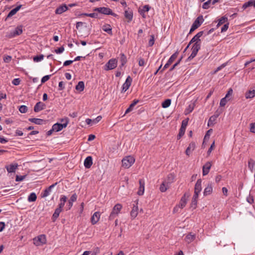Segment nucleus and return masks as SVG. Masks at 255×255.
Instances as JSON below:
<instances>
[{
	"mask_svg": "<svg viewBox=\"0 0 255 255\" xmlns=\"http://www.w3.org/2000/svg\"><path fill=\"white\" fill-rule=\"evenodd\" d=\"M95 12H98L105 15H111L114 17H117L118 15L113 12L112 10L107 7H96L93 9Z\"/></svg>",
	"mask_w": 255,
	"mask_h": 255,
	"instance_id": "f257e3e1",
	"label": "nucleus"
},
{
	"mask_svg": "<svg viewBox=\"0 0 255 255\" xmlns=\"http://www.w3.org/2000/svg\"><path fill=\"white\" fill-rule=\"evenodd\" d=\"M122 205L121 204H117L113 207L111 213L110 214L109 217V220H114L117 216H118L119 214L120 213L122 209Z\"/></svg>",
	"mask_w": 255,
	"mask_h": 255,
	"instance_id": "f03ea898",
	"label": "nucleus"
},
{
	"mask_svg": "<svg viewBox=\"0 0 255 255\" xmlns=\"http://www.w3.org/2000/svg\"><path fill=\"white\" fill-rule=\"evenodd\" d=\"M135 159L131 156H128L124 158L122 161V166L125 168H129L134 162Z\"/></svg>",
	"mask_w": 255,
	"mask_h": 255,
	"instance_id": "7ed1b4c3",
	"label": "nucleus"
},
{
	"mask_svg": "<svg viewBox=\"0 0 255 255\" xmlns=\"http://www.w3.org/2000/svg\"><path fill=\"white\" fill-rule=\"evenodd\" d=\"M33 244L36 246H39L46 243V238L45 235H40L33 239Z\"/></svg>",
	"mask_w": 255,
	"mask_h": 255,
	"instance_id": "20e7f679",
	"label": "nucleus"
},
{
	"mask_svg": "<svg viewBox=\"0 0 255 255\" xmlns=\"http://www.w3.org/2000/svg\"><path fill=\"white\" fill-rule=\"evenodd\" d=\"M22 33V26L19 25L17 26L15 29L9 33H8L6 36L8 38H11L20 35Z\"/></svg>",
	"mask_w": 255,
	"mask_h": 255,
	"instance_id": "39448f33",
	"label": "nucleus"
},
{
	"mask_svg": "<svg viewBox=\"0 0 255 255\" xmlns=\"http://www.w3.org/2000/svg\"><path fill=\"white\" fill-rule=\"evenodd\" d=\"M117 63L118 61L116 59H111L105 65L104 69L106 71L114 69L117 66Z\"/></svg>",
	"mask_w": 255,
	"mask_h": 255,
	"instance_id": "423d86ee",
	"label": "nucleus"
},
{
	"mask_svg": "<svg viewBox=\"0 0 255 255\" xmlns=\"http://www.w3.org/2000/svg\"><path fill=\"white\" fill-rule=\"evenodd\" d=\"M200 44H194L193 45L191 49L192 53L191 55L188 57L187 59L188 60H191L196 56L199 50L200 49Z\"/></svg>",
	"mask_w": 255,
	"mask_h": 255,
	"instance_id": "0eeeda50",
	"label": "nucleus"
},
{
	"mask_svg": "<svg viewBox=\"0 0 255 255\" xmlns=\"http://www.w3.org/2000/svg\"><path fill=\"white\" fill-rule=\"evenodd\" d=\"M68 121H66L65 123L63 124L56 123L53 125V130L57 132L61 130L63 128H66L68 124Z\"/></svg>",
	"mask_w": 255,
	"mask_h": 255,
	"instance_id": "6e6552de",
	"label": "nucleus"
},
{
	"mask_svg": "<svg viewBox=\"0 0 255 255\" xmlns=\"http://www.w3.org/2000/svg\"><path fill=\"white\" fill-rule=\"evenodd\" d=\"M203 34V31H200L197 34H196L190 40L189 42V44H191L192 43H194V44H201V40L200 37H201Z\"/></svg>",
	"mask_w": 255,
	"mask_h": 255,
	"instance_id": "1a4fd4ad",
	"label": "nucleus"
},
{
	"mask_svg": "<svg viewBox=\"0 0 255 255\" xmlns=\"http://www.w3.org/2000/svg\"><path fill=\"white\" fill-rule=\"evenodd\" d=\"M132 82V79L131 78L128 76L125 82L124 83L122 86V92H126L130 87L131 85V83Z\"/></svg>",
	"mask_w": 255,
	"mask_h": 255,
	"instance_id": "9d476101",
	"label": "nucleus"
},
{
	"mask_svg": "<svg viewBox=\"0 0 255 255\" xmlns=\"http://www.w3.org/2000/svg\"><path fill=\"white\" fill-rule=\"evenodd\" d=\"M211 166H212V163H211V162H210V161L207 162L205 164V165H203V168H202V173H203V176H205L209 173L210 170L211 169Z\"/></svg>",
	"mask_w": 255,
	"mask_h": 255,
	"instance_id": "9b49d317",
	"label": "nucleus"
},
{
	"mask_svg": "<svg viewBox=\"0 0 255 255\" xmlns=\"http://www.w3.org/2000/svg\"><path fill=\"white\" fill-rule=\"evenodd\" d=\"M100 216L101 214L99 212H96L94 213L91 218V222L92 225H95L98 222Z\"/></svg>",
	"mask_w": 255,
	"mask_h": 255,
	"instance_id": "f8f14e48",
	"label": "nucleus"
},
{
	"mask_svg": "<svg viewBox=\"0 0 255 255\" xmlns=\"http://www.w3.org/2000/svg\"><path fill=\"white\" fill-rule=\"evenodd\" d=\"M68 9V7L67 5L66 4H63L56 9L55 12L56 14H60L67 11Z\"/></svg>",
	"mask_w": 255,
	"mask_h": 255,
	"instance_id": "ddd939ff",
	"label": "nucleus"
},
{
	"mask_svg": "<svg viewBox=\"0 0 255 255\" xmlns=\"http://www.w3.org/2000/svg\"><path fill=\"white\" fill-rule=\"evenodd\" d=\"M139 187L138 191H137V194L139 196L142 195L144 192V181L143 179H140L139 180Z\"/></svg>",
	"mask_w": 255,
	"mask_h": 255,
	"instance_id": "4468645a",
	"label": "nucleus"
},
{
	"mask_svg": "<svg viewBox=\"0 0 255 255\" xmlns=\"http://www.w3.org/2000/svg\"><path fill=\"white\" fill-rule=\"evenodd\" d=\"M22 7V5L20 4L19 5H17L15 8H13V9H12L7 14V15L6 16L5 19V20H7V19L10 17H11V16H12L13 15H14V14H15L16 13V12L21 8V7Z\"/></svg>",
	"mask_w": 255,
	"mask_h": 255,
	"instance_id": "2eb2a0df",
	"label": "nucleus"
},
{
	"mask_svg": "<svg viewBox=\"0 0 255 255\" xmlns=\"http://www.w3.org/2000/svg\"><path fill=\"white\" fill-rule=\"evenodd\" d=\"M45 105L41 102H37L34 107V111L38 112L45 108Z\"/></svg>",
	"mask_w": 255,
	"mask_h": 255,
	"instance_id": "dca6fc26",
	"label": "nucleus"
},
{
	"mask_svg": "<svg viewBox=\"0 0 255 255\" xmlns=\"http://www.w3.org/2000/svg\"><path fill=\"white\" fill-rule=\"evenodd\" d=\"M18 166V165L17 163L11 164L8 165H6L5 168L6 169L8 173H12L15 172Z\"/></svg>",
	"mask_w": 255,
	"mask_h": 255,
	"instance_id": "f3484780",
	"label": "nucleus"
},
{
	"mask_svg": "<svg viewBox=\"0 0 255 255\" xmlns=\"http://www.w3.org/2000/svg\"><path fill=\"white\" fill-rule=\"evenodd\" d=\"M204 19L202 15L199 16L192 24L193 25L195 26V28H198L203 22Z\"/></svg>",
	"mask_w": 255,
	"mask_h": 255,
	"instance_id": "a211bd4d",
	"label": "nucleus"
},
{
	"mask_svg": "<svg viewBox=\"0 0 255 255\" xmlns=\"http://www.w3.org/2000/svg\"><path fill=\"white\" fill-rule=\"evenodd\" d=\"M28 121L31 123H34L35 124L41 125L46 124V121L37 118H30Z\"/></svg>",
	"mask_w": 255,
	"mask_h": 255,
	"instance_id": "6ab92c4d",
	"label": "nucleus"
},
{
	"mask_svg": "<svg viewBox=\"0 0 255 255\" xmlns=\"http://www.w3.org/2000/svg\"><path fill=\"white\" fill-rule=\"evenodd\" d=\"M202 180L199 179L197 180L194 187V192L200 193L202 190Z\"/></svg>",
	"mask_w": 255,
	"mask_h": 255,
	"instance_id": "aec40b11",
	"label": "nucleus"
},
{
	"mask_svg": "<svg viewBox=\"0 0 255 255\" xmlns=\"http://www.w3.org/2000/svg\"><path fill=\"white\" fill-rule=\"evenodd\" d=\"M195 147V143L194 142H191L185 151L186 154L189 156L191 152L194 150Z\"/></svg>",
	"mask_w": 255,
	"mask_h": 255,
	"instance_id": "412c9836",
	"label": "nucleus"
},
{
	"mask_svg": "<svg viewBox=\"0 0 255 255\" xmlns=\"http://www.w3.org/2000/svg\"><path fill=\"white\" fill-rule=\"evenodd\" d=\"M93 164L92 157L90 156L86 158L84 161V166L86 168H89Z\"/></svg>",
	"mask_w": 255,
	"mask_h": 255,
	"instance_id": "4be33fe9",
	"label": "nucleus"
},
{
	"mask_svg": "<svg viewBox=\"0 0 255 255\" xmlns=\"http://www.w3.org/2000/svg\"><path fill=\"white\" fill-rule=\"evenodd\" d=\"M77 198V195L76 193L73 194L71 197H70V199L69 200L67 206L68 207V209H70L73 206V203L74 202H75Z\"/></svg>",
	"mask_w": 255,
	"mask_h": 255,
	"instance_id": "5701e85b",
	"label": "nucleus"
},
{
	"mask_svg": "<svg viewBox=\"0 0 255 255\" xmlns=\"http://www.w3.org/2000/svg\"><path fill=\"white\" fill-rule=\"evenodd\" d=\"M213 191V187L212 183H209L207 185V186L205 188L204 191V196H207L208 195H210L212 193Z\"/></svg>",
	"mask_w": 255,
	"mask_h": 255,
	"instance_id": "b1692460",
	"label": "nucleus"
},
{
	"mask_svg": "<svg viewBox=\"0 0 255 255\" xmlns=\"http://www.w3.org/2000/svg\"><path fill=\"white\" fill-rule=\"evenodd\" d=\"M150 7L149 5H144L142 8H139L138 9V11L140 12V14L142 15L143 17H145L144 13L145 12H147L150 9Z\"/></svg>",
	"mask_w": 255,
	"mask_h": 255,
	"instance_id": "393cba45",
	"label": "nucleus"
},
{
	"mask_svg": "<svg viewBox=\"0 0 255 255\" xmlns=\"http://www.w3.org/2000/svg\"><path fill=\"white\" fill-rule=\"evenodd\" d=\"M139 102V100H134L129 105V107L126 110L125 115L132 111L133 107Z\"/></svg>",
	"mask_w": 255,
	"mask_h": 255,
	"instance_id": "a878e982",
	"label": "nucleus"
},
{
	"mask_svg": "<svg viewBox=\"0 0 255 255\" xmlns=\"http://www.w3.org/2000/svg\"><path fill=\"white\" fill-rule=\"evenodd\" d=\"M138 207L136 205H133L132 210L130 212V216L132 219H134L138 214Z\"/></svg>",
	"mask_w": 255,
	"mask_h": 255,
	"instance_id": "bb28decb",
	"label": "nucleus"
},
{
	"mask_svg": "<svg viewBox=\"0 0 255 255\" xmlns=\"http://www.w3.org/2000/svg\"><path fill=\"white\" fill-rule=\"evenodd\" d=\"M56 184L57 183H55V184L50 185L48 188L46 189L43 193L42 197H45L48 196L49 193L51 192L52 188H53Z\"/></svg>",
	"mask_w": 255,
	"mask_h": 255,
	"instance_id": "cd10ccee",
	"label": "nucleus"
},
{
	"mask_svg": "<svg viewBox=\"0 0 255 255\" xmlns=\"http://www.w3.org/2000/svg\"><path fill=\"white\" fill-rule=\"evenodd\" d=\"M125 16L128 19V21L130 22L131 21L133 17V13L131 10L128 11L127 10L125 11Z\"/></svg>",
	"mask_w": 255,
	"mask_h": 255,
	"instance_id": "c85d7f7f",
	"label": "nucleus"
},
{
	"mask_svg": "<svg viewBox=\"0 0 255 255\" xmlns=\"http://www.w3.org/2000/svg\"><path fill=\"white\" fill-rule=\"evenodd\" d=\"M102 29L110 35H112V28L110 24H105L102 27Z\"/></svg>",
	"mask_w": 255,
	"mask_h": 255,
	"instance_id": "c756f323",
	"label": "nucleus"
},
{
	"mask_svg": "<svg viewBox=\"0 0 255 255\" xmlns=\"http://www.w3.org/2000/svg\"><path fill=\"white\" fill-rule=\"evenodd\" d=\"M187 204V199L186 198V194L184 195V196L181 198L179 204V207L181 208H183Z\"/></svg>",
	"mask_w": 255,
	"mask_h": 255,
	"instance_id": "7c9ffc66",
	"label": "nucleus"
},
{
	"mask_svg": "<svg viewBox=\"0 0 255 255\" xmlns=\"http://www.w3.org/2000/svg\"><path fill=\"white\" fill-rule=\"evenodd\" d=\"M67 198L66 196L62 195L60 198V203H59L58 208L62 210V208H63L64 206L65 205V203L67 201Z\"/></svg>",
	"mask_w": 255,
	"mask_h": 255,
	"instance_id": "2f4dec72",
	"label": "nucleus"
},
{
	"mask_svg": "<svg viewBox=\"0 0 255 255\" xmlns=\"http://www.w3.org/2000/svg\"><path fill=\"white\" fill-rule=\"evenodd\" d=\"M195 238V235H192L191 234H188L185 238V241L188 244L191 243L194 240Z\"/></svg>",
	"mask_w": 255,
	"mask_h": 255,
	"instance_id": "473e14b6",
	"label": "nucleus"
},
{
	"mask_svg": "<svg viewBox=\"0 0 255 255\" xmlns=\"http://www.w3.org/2000/svg\"><path fill=\"white\" fill-rule=\"evenodd\" d=\"M228 19L227 17L224 16H222L221 18H220L218 20V23L217 25V27H219L221 25L223 24L224 23H226L228 22Z\"/></svg>",
	"mask_w": 255,
	"mask_h": 255,
	"instance_id": "72a5a7b5",
	"label": "nucleus"
},
{
	"mask_svg": "<svg viewBox=\"0 0 255 255\" xmlns=\"http://www.w3.org/2000/svg\"><path fill=\"white\" fill-rule=\"evenodd\" d=\"M174 178L175 176L173 174H169L167 177V178L164 181L166 182L167 183V184H169L170 185L171 183L173 182Z\"/></svg>",
	"mask_w": 255,
	"mask_h": 255,
	"instance_id": "f704fd0d",
	"label": "nucleus"
},
{
	"mask_svg": "<svg viewBox=\"0 0 255 255\" xmlns=\"http://www.w3.org/2000/svg\"><path fill=\"white\" fill-rule=\"evenodd\" d=\"M255 96V90H249L245 94V97L246 99H252Z\"/></svg>",
	"mask_w": 255,
	"mask_h": 255,
	"instance_id": "c9c22d12",
	"label": "nucleus"
},
{
	"mask_svg": "<svg viewBox=\"0 0 255 255\" xmlns=\"http://www.w3.org/2000/svg\"><path fill=\"white\" fill-rule=\"evenodd\" d=\"M169 186L170 185L169 184H167V183L166 182H165L164 181H163L162 184L160 185L159 188L160 191L162 192H165L167 190V189L169 187Z\"/></svg>",
	"mask_w": 255,
	"mask_h": 255,
	"instance_id": "e433bc0d",
	"label": "nucleus"
},
{
	"mask_svg": "<svg viewBox=\"0 0 255 255\" xmlns=\"http://www.w3.org/2000/svg\"><path fill=\"white\" fill-rule=\"evenodd\" d=\"M85 85L83 81H80L78 84L76 86V90L80 92H82L84 90Z\"/></svg>",
	"mask_w": 255,
	"mask_h": 255,
	"instance_id": "4c0bfd02",
	"label": "nucleus"
},
{
	"mask_svg": "<svg viewBox=\"0 0 255 255\" xmlns=\"http://www.w3.org/2000/svg\"><path fill=\"white\" fill-rule=\"evenodd\" d=\"M120 61L121 62V65L120 67H122L125 65L127 62V57L124 53L120 54Z\"/></svg>",
	"mask_w": 255,
	"mask_h": 255,
	"instance_id": "58836bf2",
	"label": "nucleus"
},
{
	"mask_svg": "<svg viewBox=\"0 0 255 255\" xmlns=\"http://www.w3.org/2000/svg\"><path fill=\"white\" fill-rule=\"evenodd\" d=\"M62 210V209L59 208H57L55 209V212L52 216V219L53 221H55L59 217V214Z\"/></svg>",
	"mask_w": 255,
	"mask_h": 255,
	"instance_id": "ea45409f",
	"label": "nucleus"
},
{
	"mask_svg": "<svg viewBox=\"0 0 255 255\" xmlns=\"http://www.w3.org/2000/svg\"><path fill=\"white\" fill-rule=\"evenodd\" d=\"M178 54L179 52L178 51H176L173 54H172L168 60L169 61V63L172 64L173 62V61L177 58Z\"/></svg>",
	"mask_w": 255,
	"mask_h": 255,
	"instance_id": "a19ab883",
	"label": "nucleus"
},
{
	"mask_svg": "<svg viewBox=\"0 0 255 255\" xmlns=\"http://www.w3.org/2000/svg\"><path fill=\"white\" fill-rule=\"evenodd\" d=\"M37 199L36 195L35 193H31L28 197V201L29 202H34Z\"/></svg>",
	"mask_w": 255,
	"mask_h": 255,
	"instance_id": "79ce46f5",
	"label": "nucleus"
},
{
	"mask_svg": "<svg viewBox=\"0 0 255 255\" xmlns=\"http://www.w3.org/2000/svg\"><path fill=\"white\" fill-rule=\"evenodd\" d=\"M255 161L253 159H250L248 161V167L252 171H253Z\"/></svg>",
	"mask_w": 255,
	"mask_h": 255,
	"instance_id": "37998d69",
	"label": "nucleus"
},
{
	"mask_svg": "<svg viewBox=\"0 0 255 255\" xmlns=\"http://www.w3.org/2000/svg\"><path fill=\"white\" fill-rule=\"evenodd\" d=\"M171 101L170 99H166L162 103V107L163 108H167L169 107L171 104Z\"/></svg>",
	"mask_w": 255,
	"mask_h": 255,
	"instance_id": "c03bdc74",
	"label": "nucleus"
},
{
	"mask_svg": "<svg viewBox=\"0 0 255 255\" xmlns=\"http://www.w3.org/2000/svg\"><path fill=\"white\" fill-rule=\"evenodd\" d=\"M194 109V106L193 105H189L188 108L185 111V114L188 115L191 113Z\"/></svg>",
	"mask_w": 255,
	"mask_h": 255,
	"instance_id": "a18cd8bd",
	"label": "nucleus"
},
{
	"mask_svg": "<svg viewBox=\"0 0 255 255\" xmlns=\"http://www.w3.org/2000/svg\"><path fill=\"white\" fill-rule=\"evenodd\" d=\"M229 100V99H228L227 98H226V97H225L224 98H222L221 101H220V106L221 107H224L227 102Z\"/></svg>",
	"mask_w": 255,
	"mask_h": 255,
	"instance_id": "49530a36",
	"label": "nucleus"
},
{
	"mask_svg": "<svg viewBox=\"0 0 255 255\" xmlns=\"http://www.w3.org/2000/svg\"><path fill=\"white\" fill-rule=\"evenodd\" d=\"M44 58V56L42 54H40L39 55H37L36 56H35L33 57V61L35 62H38L42 60H43Z\"/></svg>",
	"mask_w": 255,
	"mask_h": 255,
	"instance_id": "de8ad7c7",
	"label": "nucleus"
},
{
	"mask_svg": "<svg viewBox=\"0 0 255 255\" xmlns=\"http://www.w3.org/2000/svg\"><path fill=\"white\" fill-rule=\"evenodd\" d=\"M212 0H207L202 5V8L204 9H208L210 7Z\"/></svg>",
	"mask_w": 255,
	"mask_h": 255,
	"instance_id": "09e8293b",
	"label": "nucleus"
},
{
	"mask_svg": "<svg viewBox=\"0 0 255 255\" xmlns=\"http://www.w3.org/2000/svg\"><path fill=\"white\" fill-rule=\"evenodd\" d=\"M27 107L24 105H22L19 108V111L21 113H25L27 112Z\"/></svg>",
	"mask_w": 255,
	"mask_h": 255,
	"instance_id": "8fccbe9b",
	"label": "nucleus"
},
{
	"mask_svg": "<svg viewBox=\"0 0 255 255\" xmlns=\"http://www.w3.org/2000/svg\"><path fill=\"white\" fill-rule=\"evenodd\" d=\"M250 6H253L252 0H250L248 1V2H246L245 3H244V4L243 5V8L244 9H246L247 7H250Z\"/></svg>",
	"mask_w": 255,
	"mask_h": 255,
	"instance_id": "3c124183",
	"label": "nucleus"
},
{
	"mask_svg": "<svg viewBox=\"0 0 255 255\" xmlns=\"http://www.w3.org/2000/svg\"><path fill=\"white\" fill-rule=\"evenodd\" d=\"M188 121H189V118H187V119L183 120L182 122L181 128H182L186 129V127L188 125Z\"/></svg>",
	"mask_w": 255,
	"mask_h": 255,
	"instance_id": "603ef678",
	"label": "nucleus"
},
{
	"mask_svg": "<svg viewBox=\"0 0 255 255\" xmlns=\"http://www.w3.org/2000/svg\"><path fill=\"white\" fill-rule=\"evenodd\" d=\"M216 119H217L216 118L215 116H211L208 121V126H210L211 125H213L214 124V122L216 120Z\"/></svg>",
	"mask_w": 255,
	"mask_h": 255,
	"instance_id": "864d4df0",
	"label": "nucleus"
},
{
	"mask_svg": "<svg viewBox=\"0 0 255 255\" xmlns=\"http://www.w3.org/2000/svg\"><path fill=\"white\" fill-rule=\"evenodd\" d=\"M185 129L184 128H180L179 131V133L177 135V139H180L185 133Z\"/></svg>",
	"mask_w": 255,
	"mask_h": 255,
	"instance_id": "5fc2aeb1",
	"label": "nucleus"
},
{
	"mask_svg": "<svg viewBox=\"0 0 255 255\" xmlns=\"http://www.w3.org/2000/svg\"><path fill=\"white\" fill-rule=\"evenodd\" d=\"M26 175H16L15 177V181L17 182L23 181L26 177Z\"/></svg>",
	"mask_w": 255,
	"mask_h": 255,
	"instance_id": "6e6d98bb",
	"label": "nucleus"
},
{
	"mask_svg": "<svg viewBox=\"0 0 255 255\" xmlns=\"http://www.w3.org/2000/svg\"><path fill=\"white\" fill-rule=\"evenodd\" d=\"M150 39L148 41V46H152L154 43V36L153 35H151L150 36Z\"/></svg>",
	"mask_w": 255,
	"mask_h": 255,
	"instance_id": "4d7b16f0",
	"label": "nucleus"
},
{
	"mask_svg": "<svg viewBox=\"0 0 255 255\" xmlns=\"http://www.w3.org/2000/svg\"><path fill=\"white\" fill-rule=\"evenodd\" d=\"M12 57L11 56L4 55L3 57V61L5 63H8L11 60Z\"/></svg>",
	"mask_w": 255,
	"mask_h": 255,
	"instance_id": "13d9d810",
	"label": "nucleus"
},
{
	"mask_svg": "<svg viewBox=\"0 0 255 255\" xmlns=\"http://www.w3.org/2000/svg\"><path fill=\"white\" fill-rule=\"evenodd\" d=\"M229 23L227 22L225 23L221 28V32H225L229 28Z\"/></svg>",
	"mask_w": 255,
	"mask_h": 255,
	"instance_id": "bf43d9fd",
	"label": "nucleus"
},
{
	"mask_svg": "<svg viewBox=\"0 0 255 255\" xmlns=\"http://www.w3.org/2000/svg\"><path fill=\"white\" fill-rule=\"evenodd\" d=\"M20 82V80L19 78L14 79L12 81V83L15 86H17L19 85Z\"/></svg>",
	"mask_w": 255,
	"mask_h": 255,
	"instance_id": "052dcab7",
	"label": "nucleus"
},
{
	"mask_svg": "<svg viewBox=\"0 0 255 255\" xmlns=\"http://www.w3.org/2000/svg\"><path fill=\"white\" fill-rule=\"evenodd\" d=\"M50 76L51 75H46L43 77L41 81V83H44L45 82L48 81L50 79Z\"/></svg>",
	"mask_w": 255,
	"mask_h": 255,
	"instance_id": "680f3d73",
	"label": "nucleus"
},
{
	"mask_svg": "<svg viewBox=\"0 0 255 255\" xmlns=\"http://www.w3.org/2000/svg\"><path fill=\"white\" fill-rule=\"evenodd\" d=\"M102 116H98L96 119L92 120V123L96 124L100 122L102 119Z\"/></svg>",
	"mask_w": 255,
	"mask_h": 255,
	"instance_id": "e2e57ef3",
	"label": "nucleus"
},
{
	"mask_svg": "<svg viewBox=\"0 0 255 255\" xmlns=\"http://www.w3.org/2000/svg\"><path fill=\"white\" fill-rule=\"evenodd\" d=\"M250 131L255 133V123L250 124Z\"/></svg>",
	"mask_w": 255,
	"mask_h": 255,
	"instance_id": "0e129e2a",
	"label": "nucleus"
},
{
	"mask_svg": "<svg viewBox=\"0 0 255 255\" xmlns=\"http://www.w3.org/2000/svg\"><path fill=\"white\" fill-rule=\"evenodd\" d=\"M64 50V48L62 46L55 50V52L57 54H60L62 53Z\"/></svg>",
	"mask_w": 255,
	"mask_h": 255,
	"instance_id": "69168bd1",
	"label": "nucleus"
},
{
	"mask_svg": "<svg viewBox=\"0 0 255 255\" xmlns=\"http://www.w3.org/2000/svg\"><path fill=\"white\" fill-rule=\"evenodd\" d=\"M88 16L92 18H98V14L96 12L90 13L89 14Z\"/></svg>",
	"mask_w": 255,
	"mask_h": 255,
	"instance_id": "338daca9",
	"label": "nucleus"
},
{
	"mask_svg": "<svg viewBox=\"0 0 255 255\" xmlns=\"http://www.w3.org/2000/svg\"><path fill=\"white\" fill-rule=\"evenodd\" d=\"M58 87H59V90H60V91L63 90L65 88L64 86L63 82H62V81L60 82L59 83Z\"/></svg>",
	"mask_w": 255,
	"mask_h": 255,
	"instance_id": "774afa93",
	"label": "nucleus"
}]
</instances>
